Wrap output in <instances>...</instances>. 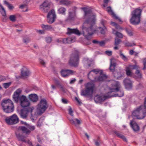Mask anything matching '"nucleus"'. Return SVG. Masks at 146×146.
Returning a JSON list of instances; mask_svg holds the SVG:
<instances>
[{
    "label": "nucleus",
    "instance_id": "obj_1",
    "mask_svg": "<svg viewBox=\"0 0 146 146\" xmlns=\"http://www.w3.org/2000/svg\"><path fill=\"white\" fill-rule=\"evenodd\" d=\"M85 17H89V19L83 23L82 26V32L85 37L88 39L89 36L92 35L96 30L95 25V17L91 10L83 8Z\"/></svg>",
    "mask_w": 146,
    "mask_h": 146
},
{
    "label": "nucleus",
    "instance_id": "obj_2",
    "mask_svg": "<svg viewBox=\"0 0 146 146\" xmlns=\"http://www.w3.org/2000/svg\"><path fill=\"white\" fill-rule=\"evenodd\" d=\"M142 10L138 8L133 11L131 13V17L130 19L131 24L134 25H137L140 22Z\"/></svg>",
    "mask_w": 146,
    "mask_h": 146
},
{
    "label": "nucleus",
    "instance_id": "obj_3",
    "mask_svg": "<svg viewBox=\"0 0 146 146\" xmlns=\"http://www.w3.org/2000/svg\"><path fill=\"white\" fill-rule=\"evenodd\" d=\"M34 108L33 107H28L21 110L20 113L21 117L25 118L29 115L31 119L34 120L35 114V112H34Z\"/></svg>",
    "mask_w": 146,
    "mask_h": 146
},
{
    "label": "nucleus",
    "instance_id": "obj_4",
    "mask_svg": "<svg viewBox=\"0 0 146 146\" xmlns=\"http://www.w3.org/2000/svg\"><path fill=\"white\" fill-rule=\"evenodd\" d=\"M121 86L119 83L117 81H113L111 84V87L109 88L110 91V95L112 92H117V96L119 97H122L124 95L123 92L121 89Z\"/></svg>",
    "mask_w": 146,
    "mask_h": 146
},
{
    "label": "nucleus",
    "instance_id": "obj_5",
    "mask_svg": "<svg viewBox=\"0 0 146 146\" xmlns=\"http://www.w3.org/2000/svg\"><path fill=\"white\" fill-rule=\"evenodd\" d=\"M79 61V54L77 51H76L70 55L68 63L71 66L77 67L78 65Z\"/></svg>",
    "mask_w": 146,
    "mask_h": 146
},
{
    "label": "nucleus",
    "instance_id": "obj_6",
    "mask_svg": "<svg viewBox=\"0 0 146 146\" xmlns=\"http://www.w3.org/2000/svg\"><path fill=\"white\" fill-rule=\"evenodd\" d=\"M48 107L46 100L44 99H41L38 104L37 111L38 114L40 115L46 111Z\"/></svg>",
    "mask_w": 146,
    "mask_h": 146
},
{
    "label": "nucleus",
    "instance_id": "obj_7",
    "mask_svg": "<svg viewBox=\"0 0 146 146\" xmlns=\"http://www.w3.org/2000/svg\"><path fill=\"white\" fill-rule=\"evenodd\" d=\"M94 86L90 83H88L85 86V90H82L81 91V95L82 96H92L94 88Z\"/></svg>",
    "mask_w": 146,
    "mask_h": 146
},
{
    "label": "nucleus",
    "instance_id": "obj_8",
    "mask_svg": "<svg viewBox=\"0 0 146 146\" xmlns=\"http://www.w3.org/2000/svg\"><path fill=\"white\" fill-rule=\"evenodd\" d=\"M139 107L137 108L132 113L133 118L138 119H143L146 116V111H143Z\"/></svg>",
    "mask_w": 146,
    "mask_h": 146
},
{
    "label": "nucleus",
    "instance_id": "obj_9",
    "mask_svg": "<svg viewBox=\"0 0 146 146\" xmlns=\"http://www.w3.org/2000/svg\"><path fill=\"white\" fill-rule=\"evenodd\" d=\"M110 92H108L106 94L102 96L97 95L94 97V100L96 103L102 104L107 99L114 96L113 95H110Z\"/></svg>",
    "mask_w": 146,
    "mask_h": 146
},
{
    "label": "nucleus",
    "instance_id": "obj_10",
    "mask_svg": "<svg viewBox=\"0 0 146 146\" xmlns=\"http://www.w3.org/2000/svg\"><path fill=\"white\" fill-rule=\"evenodd\" d=\"M51 3L47 0H45L40 6V9L44 12H47L50 8Z\"/></svg>",
    "mask_w": 146,
    "mask_h": 146
},
{
    "label": "nucleus",
    "instance_id": "obj_11",
    "mask_svg": "<svg viewBox=\"0 0 146 146\" xmlns=\"http://www.w3.org/2000/svg\"><path fill=\"white\" fill-rule=\"evenodd\" d=\"M18 102H20L21 106L23 108L28 107L30 104V102L27 98L24 95H22V98L18 100Z\"/></svg>",
    "mask_w": 146,
    "mask_h": 146
},
{
    "label": "nucleus",
    "instance_id": "obj_12",
    "mask_svg": "<svg viewBox=\"0 0 146 146\" xmlns=\"http://www.w3.org/2000/svg\"><path fill=\"white\" fill-rule=\"evenodd\" d=\"M75 72L70 70H62L61 71V76L64 78L68 77L70 75H72Z\"/></svg>",
    "mask_w": 146,
    "mask_h": 146
},
{
    "label": "nucleus",
    "instance_id": "obj_13",
    "mask_svg": "<svg viewBox=\"0 0 146 146\" xmlns=\"http://www.w3.org/2000/svg\"><path fill=\"white\" fill-rule=\"evenodd\" d=\"M70 122L72 125L77 127H79V125L81 124V120L77 118L71 119H69Z\"/></svg>",
    "mask_w": 146,
    "mask_h": 146
},
{
    "label": "nucleus",
    "instance_id": "obj_14",
    "mask_svg": "<svg viewBox=\"0 0 146 146\" xmlns=\"http://www.w3.org/2000/svg\"><path fill=\"white\" fill-rule=\"evenodd\" d=\"M21 76L23 78H27L30 75L29 70L26 67H23L21 70ZM21 76H19V78H20Z\"/></svg>",
    "mask_w": 146,
    "mask_h": 146
},
{
    "label": "nucleus",
    "instance_id": "obj_15",
    "mask_svg": "<svg viewBox=\"0 0 146 146\" xmlns=\"http://www.w3.org/2000/svg\"><path fill=\"white\" fill-rule=\"evenodd\" d=\"M21 92V89H19L14 93L13 95V98L16 102H18V100L22 98V96H20Z\"/></svg>",
    "mask_w": 146,
    "mask_h": 146
},
{
    "label": "nucleus",
    "instance_id": "obj_16",
    "mask_svg": "<svg viewBox=\"0 0 146 146\" xmlns=\"http://www.w3.org/2000/svg\"><path fill=\"white\" fill-rule=\"evenodd\" d=\"M66 34L70 35L74 34L77 35H80V33L77 29H71L69 28H67V32Z\"/></svg>",
    "mask_w": 146,
    "mask_h": 146
},
{
    "label": "nucleus",
    "instance_id": "obj_17",
    "mask_svg": "<svg viewBox=\"0 0 146 146\" xmlns=\"http://www.w3.org/2000/svg\"><path fill=\"white\" fill-rule=\"evenodd\" d=\"M19 121V119L17 116L14 114L10 117V124H15Z\"/></svg>",
    "mask_w": 146,
    "mask_h": 146
},
{
    "label": "nucleus",
    "instance_id": "obj_18",
    "mask_svg": "<svg viewBox=\"0 0 146 146\" xmlns=\"http://www.w3.org/2000/svg\"><path fill=\"white\" fill-rule=\"evenodd\" d=\"M100 74L98 77H96L94 78V81L95 82L103 81L105 80L107 78V76L105 75L101 74L102 73H100Z\"/></svg>",
    "mask_w": 146,
    "mask_h": 146
},
{
    "label": "nucleus",
    "instance_id": "obj_19",
    "mask_svg": "<svg viewBox=\"0 0 146 146\" xmlns=\"http://www.w3.org/2000/svg\"><path fill=\"white\" fill-rule=\"evenodd\" d=\"M130 124L134 131L137 132L139 130V127L138 124L135 122H134L133 120L131 121Z\"/></svg>",
    "mask_w": 146,
    "mask_h": 146
},
{
    "label": "nucleus",
    "instance_id": "obj_20",
    "mask_svg": "<svg viewBox=\"0 0 146 146\" xmlns=\"http://www.w3.org/2000/svg\"><path fill=\"white\" fill-rule=\"evenodd\" d=\"M106 11L111 15L113 16L114 18L116 19H118L119 22L121 21V19L117 17L113 12L112 10L111 7H108L106 8Z\"/></svg>",
    "mask_w": 146,
    "mask_h": 146
},
{
    "label": "nucleus",
    "instance_id": "obj_21",
    "mask_svg": "<svg viewBox=\"0 0 146 146\" xmlns=\"http://www.w3.org/2000/svg\"><path fill=\"white\" fill-rule=\"evenodd\" d=\"M125 87L127 88H131L132 87V82L129 79H125L123 81Z\"/></svg>",
    "mask_w": 146,
    "mask_h": 146
},
{
    "label": "nucleus",
    "instance_id": "obj_22",
    "mask_svg": "<svg viewBox=\"0 0 146 146\" xmlns=\"http://www.w3.org/2000/svg\"><path fill=\"white\" fill-rule=\"evenodd\" d=\"M75 41V38L68 37L67 38L64 39L62 41L63 43L65 44H70L74 42Z\"/></svg>",
    "mask_w": 146,
    "mask_h": 146
},
{
    "label": "nucleus",
    "instance_id": "obj_23",
    "mask_svg": "<svg viewBox=\"0 0 146 146\" xmlns=\"http://www.w3.org/2000/svg\"><path fill=\"white\" fill-rule=\"evenodd\" d=\"M29 98L31 101L36 102L38 100V97L36 94H31L29 95Z\"/></svg>",
    "mask_w": 146,
    "mask_h": 146
},
{
    "label": "nucleus",
    "instance_id": "obj_24",
    "mask_svg": "<svg viewBox=\"0 0 146 146\" xmlns=\"http://www.w3.org/2000/svg\"><path fill=\"white\" fill-rule=\"evenodd\" d=\"M42 27L46 30H49L51 31H54V28L51 25H47L42 24L41 25Z\"/></svg>",
    "mask_w": 146,
    "mask_h": 146
},
{
    "label": "nucleus",
    "instance_id": "obj_25",
    "mask_svg": "<svg viewBox=\"0 0 146 146\" xmlns=\"http://www.w3.org/2000/svg\"><path fill=\"white\" fill-rule=\"evenodd\" d=\"M113 132L118 137L123 139L124 141L125 142L127 141L126 138L124 135L121 134L119 132L117 131H113Z\"/></svg>",
    "mask_w": 146,
    "mask_h": 146
},
{
    "label": "nucleus",
    "instance_id": "obj_26",
    "mask_svg": "<svg viewBox=\"0 0 146 146\" xmlns=\"http://www.w3.org/2000/svg\"><path fill=\"white\" fill-rule=\"evenodd\" d=\"M19 129L21 130L23 132V133L27 135H29L31 133L30 130L24 126H20L19 127Z\"/></svg>",
    "mask_w": 146,
    "mask_h": 146
},
{
    "label": "nucleus",
    "instance_id": "obj_27",
    "mask_svg": "<svg viewBox=\"0 0 146 146\" xmlns=\"http://www.w3.org/2000/svg\"><path fill=\"white\" fill-rule=\"evenodd\" d=\"M76 17L75 13V12H72L71 11H69L68 12V17L67 20H73Z\"/></svg>",
    "mask_w": 146,
    "mask_h": 146
},
{
    "label": "nucleus",
    "instance_id": "obj_28",
    "mask_svg": "<svg viewBox=\"0 0 146 146\" xmlns=\"http://www.w3.org/2000/svg\"><path fill=\"white\" fill-rule=\"evenodd\" d=\"M59 1L60 5H68L70 4V1L68 0H56Z\"/></svg>",
    "mask_w": 146,
    "mask_h": 146
},
{
    "label": "nucleus",
    "instance_id": "obj_29",
    "mask_svg": "<svg viewBox=\"0 0 146 146\" xmlns=\"http://www.w3.org/2000/svg\"><path fill=\"white\" fill-rule=\"evenodd\" d=\"M17 137L19 141H21L23 142L27 143V140L25 139V137L20 133L16 134Z\"/></svg>",
    "mask_w": 146,
    "mask_h": 146
},
{
    "label": "nucleus",
    "instance_id": "obj_30",
    "mask_svg": "<svg viewBox=\"0 0 146 146\" xmlns=\"http://www.w3.org/2000/svg\"><path fill=\"white\" fill-rule=\"evenodd\" d=\"M136 76L135 78L136 79H141L142 78V74L140 71L138 70H137L135 72Z\"/></svg>",
    "mask_w": 146,
    "mask_h": 146
},
{
    "label": "nucleus",
    "instance_id": "obj_31",
    "mask_svg": "<svg viewBox=\"0 0 146 146\" xmlns=\"http://www.w3.org/2000/svg\"><path fill=\"white\" fill-rule=\"evenodd\" d=\"M1 105L4 111L6 113H9V105L5 104H3V103H2Z\"/></svg>",
    "mask_w": 146,
    "mask_h": 146
},
{
    "label": "nucleus",
    "instance_id": "obj_32",
    "mask_svg": "<svg viewBox=\"0 0 146 146\" xmlns=\"http://www.w3.org/2000/svg\"><path fill=\"white\" fill-rule=\"evenodd\" d=\"M116 64L114 62H110V70L111 72H114L115 70V68L116 66Z\"/></svg>",
    "mask_w": 146,
    "mask_h": 146
},
{
    "label": "nucleus",
    "instance_id": "obj_33",
    "mask_svg": "<svg viewBox=\"0 0 146 146\" xmlns=\"http://www.w3.org/2000/svg\"><path fill=\"white\" fill-rule=\"evenodd\" d=\"M66 9L63 7H61L58 9V13L63 15L65 14Z\"/></svg>",
    "mask_w": 146,
    "mask_h": 146
},
{
    "label": "nucleus",
    "instance_id": "obj_34",
    "mask_svg": "<svg viewBox=\"0 0 146 146\" xmlns=\"http://www.w3.org/2000/svg\"><path fill=\"white\" fill-rule=\"evenodd\" d=\"M113 33L117 37L120 38H122L123 37V35L122 33L120 32H117L114 29H113Z\"/></svg>",
    "mask_w": 146,
    "mask_h": 146
},
{
    "label": "nucleus",
    "instance_id": "obj_35",
    "mask_svg": "<svg viewBox=\"0 0 146 146\" xmlns=\"http://www.w3.org/2000/svg\"><path fill=\"white\" fill-rule=\"evenodd\" d=\"M113 75L116 78L118 79H120L122 77V75L119 72L115 71L113 72Z\"/></svg>",
    "mask_w": 146,
    "mask_h": 146
},
{
    "label": "nucleus",
    "instance_id": "obj_36",
    "mask_svg": "<svg viewBox=\"0 0 146 146\" xmlns=\"http://www.w3.org/2000/svg\"><path fill=\"white\" fill-rule=\"evenodd\" d=\"M47 16L51 17L56 18V15L54 10L53 9L51 10L48 13Z\"/></svg>",
    "mask_w": 146,
    "mask_h": 146
},
{
    "label": "nucleus",
    "instance_id": "obj_37",
    "mask_svg": "<svg viewBox=\"0 0 146 146\" xmlns=\"http://www.w3.org/2000/svg\"><path fill=\"white\" fill-rule=\"evenodd\" d=\"M25 0L26 1V3L21 5L19 7L21 9H23L24 8L26 9V10L25 11H28V10L27 9V4L28 2L27 0Z\"/></svg>",
    "mask_w": 146,
    "mask_h": 146
},
{
    "label": "nucleus",
    "instance_id": "obj_38",
    "mask_svg": "<svg viewBox=\"0 0 146 146\" xmlns=\"http://www.w3.org/2000/svg\"><path fill=\"white\" fill-rule=\"evenodd\" d=\"M0 7H1V8H0V12L1 14L2 15L3 17H5V16H6V12L5 9L3 6L0 4Z\"/></svg>",
    "mask_w": 146,
    "mask_h": 146
},
{
    "label": "nucleus",
    "instance_id": "obj_39",
    "mask_svg": "<svg viewBox=\"0 0 146 146\" xmlns=\"http://www.w3.org/2000/svg\"><path fill=\"white\" fill-rule=\"evenodd\" d=\"M139 107L141 108L142 111H146V97L144 100V105H141Z\"/></svg>",
    "mask_w": 146,
    "mask_h": 146
},
{
    "label": "nucleus",
    "instance_id": "obj_40",
    "mask_svg": "<svg viewBox=\"0 0 146 146\" xmlns=\"http://www.w3.org/2000/svg\"><path fill=\"white\" fill-rule=\"evenodd\" d=\"M47 22L50 24L53 23L55 21L56 18L51 17H48L47 16Z\"/></svg>",
    "mask_w": 146,
    "mask_h": 146
},
{
    "label": "nucleus",
    "instance_id": "obj_41",
    "mask_svg": "<svg viewBox=\"0 0 146 146\" xmlns=\"http://www.w3.org/2000/svg\"><path fill=\"white\" fill-rule=\"evenodd\" d=\"M23 42L26 44H27L30 41V38L27 36H24L23 39Z\"/></svg>",
    "mask_w": 146,
    "mask_h": 146
},
{
    "label": "nucleus",
    "instance_id": "obj_42",
    "mask_svg": "<svg viewBox=\"0 0 146 146\" xmlns=\"http://www.w3.org/2000/svg\"><path fill=\"white\" fill-rule=\"evenodd\" d=\"M98 28L100 30L101 33L102 34H104L107 31V29L105 26H104L103 28L99 27Z\"/></svg>",
    "mask_w": 146,
    "mask_h": 146
},
{
    "label": "nucleus",
    "instance_id": "obj_43",
    "mask_svg": "<svg viewBox=\"0 0 146 146\" xmlns=\"http://www.w3.org/2000/svg\"><path fill=\"white\" fill-rule=\"evenodd\" d=\"M111 24L113 26H115L116 29L120 30L122 29V28L118 24L115 22H111Z\"/></svg>",
    "mask_w": 146,
    "mask_h": 146
},
{
    "label": "nucleus",
    "instance_id": "obj_44",
    "mask_svg": "<svg viewBox=\"0 0 146 146\" xmlns=\"http://www.w3.org/2000/svg\"><path fill=\"white\" fill-rule=\"evenodd\" d=\"M121 42V40L117 38H115V39L114 45L115 46L118 45Z\"/></svg>",
    "mask_w": 146,
    "mask_h": 146
},
{
    "label": "nucleus",
    "instance_id": "obj_45",
    "mask_svg": "<svg viewBox=\"0 0 146 146\" xmlns=\"http://www.w3.org/2000/svg\"><path fill=\"white\" fill-rule=\"evenodd\" d=\"M100 70L98 69H94L90 72L88 74V77L89 78V75H90L92 72H93L95 74H97L99 73Z\"/></svg>",
    "mask_w": 146,
    "mask_h": 146
},
{
    "label": "nucleus",
    "instance_id": "obj_46",
    "mask_svg": "<svg viewBox=\"0 0 146 146\" xmlns=\"http://www.w3.org/2000/svg\"><path fill=\"white\" fill-rule=\"evenodd\" d=\"M120 56L121 58L125 61H127V58L123 53H122L121 51H119Z\"/></svg>",
    "mask_w": 146,
    "mask_h": 146
},
{
    "label": "nucleus",
    "instance_id": "obj_47",
    "mask_svg": "<svg viewBox=\"0 0 146 146\" xmlns=\"http://www.w3.org/2000/svg\"><path fill=\"white\" fill-rule=\"evenodd\" d=\"M126 74L127 76H131L132 75V73L130 70L129 67L126 68Z\"/></svg>",
    "mask_w": 146,
    "mask_h": 146
},
{
    "label": "nucleus",
    "instance_id": "obj_48",
    "mask_svg": "<svg viewBox=\"0 0 146 146\" xmlns=\"http://www.w3.org/2000/svg\"><path fill=\"white\" fill-rule=\"evenodd\" d=\"M11 106V108H10V112H13L14 110V106L13 102L10 100V107Z\"/></svg>",
    "mask_w": 146,
    "mask_h": 146
},
{
    "label": "nucleus",
    "instance_id": "obj_49",
    "mask_svg": "<svg viewBox=\"0 0 146 146\" xmlns=\"http://www.w3.org/2000/svg\"><path fill=\"white\" fill-rule=\"evenodd\" d=\"M125 45L126 46L131 47L135 45V44L134 42L130 43L129 42H127L125 43Z\"/></svg>",
    "mask_w": 146,
    "mask_h": 146
},
{
    "label": "nucleus",
    "instance_id": "obj_50",
    "mask_svg": "<svg viewBox=\"0 0 146 146\" xmlns=\"http://www.w3.org/2000/svg\"><path fill=\"white\" fill-rule=\"evenodd\" d=\"M10 20L13 22H15L16 20V17L15 15L10 16Z\"/></svg>",
    "mask_w": 146,
    "mask_h": 146
},
{
    "label": "nucleus",
    "instance_id": "obj_51",
    "mask_svg": "<svg viewBox=\"0 0 146 146\" xmlns=\"http://www.w3.org/2000/svg\"><path fill=\"white\" fill-rule=\"evenodd\" d=\"M143 70H144L146 68V58H144L143 59Z\"/></svg>",
    "mask_w": 146,
    "mask_h": 146
},
{
    "label": "nucleus",
    "instance_id": "obj_52",
    "mask_svg": "<svg viewBox=\"0 0 146 146\" xmlns=\"http://www.w3.org/2000/svg\"><path fill=\"white\" fill-rule=\"evenodd\" d=\"M43 122V119L40 118L39 119L38 121L37 122V126L38 127L40 126Z\"/></svg>",
    "mask_w": 146,
    "mask_h": 146
},
{
    "label": "nucleus",
    "instance_id": "obj_53",
    "mask_svg": "<svg viewBox=\"0 0 146 146\" xmlns=\"http://www.w3.org/2000/svg\"><path fill=\"white\" fill-rule=\"evenodd\" d=\"M126 31L129 36H131L133 35V33L131 30L128 29H126Z\"/></svg>",
    "mask_w": 146,
    "mask_h": 146
},
{
    "label": "nucleus",
    "instance_id": "obj_54",
    "mask_svg": "<svg viewBox=\"0 0 146 146\" xmlns=\"http://www.w3.org/2000/svg\"><path fill=\"white\" fill-rule=\"evenodd\" d=\"M105 53L107 55L110 56L112 55V51L109 50H106L105 52Z\"/></svg>",
    "mask_w": 146,
    "mask_h": 146
},
{
    "label": "nucleus",
    "instance_id": "obj_55",
    "mask_svg": "<svg viewBox=\"0 0 146 146\" xmlns=\"http://www.w3.org/2000/svg\"><path fill=\"white\" fill-rule=\"evenodd\" d=\"M2 103L3 104H6L9 105V99L7 100H3L2 101Z\"/></svg>",
    "mask_w": 146,
    "mask_h": 146
},
{
    "label": "nucleus",
    "instance_id": "obj_56",
    "mask_svg": "<svg viewBox=\"0 0 146 146\" xmlns=\"http://www.w3.org/2000/svg\"><path fill=\"white\" fill-rule=\"evenodd\" d=\"M130 68L132 69H136L137 70L138 66L136 65H131L129 66Z\"/></svg>",
    "mask_w": 146,
    "mask_h": 146
},
{
    "label": "nucleus",
    "instance_id": "obj_57",
    "mask_svg": "<svg viewBox=\"0 0 146 146\" xmlns=\"http://www.w3.org/2000/svg\"><path fill=\"white\" fill-rule=\"evenodd\" d=\"M68 111L69 114L71 116H73L74 115L73 114V111H72V108L70 107V108L69 109Z\"/></svg>",
    "mask_w": 146,
    "mask_h": 146
},
{
    "label": "nucleus",
    "instance_id": "obj_58",
    "mask_svg": "<svg viewBox=\"0 0 146 146\" xmlns=\"http://www.w3.org/2000/svg\"><path fill=\"white\" fill-rule=\"evenodd\" d=\"M109 0H104V4H103V6L104 7H105L107 6Z\"/></svg>",
    "mask_w": 146,
    "mask_h": 146
},
{
    "label": "nucleus",
    "instance_id": "obj_59",
    "mask_svg": "<svg viewBox=\"0 0 146 146\" xmlns=\"http://www.w3.org/2000/svg\"><path fill=\"white\" fill-rule=\"evenodd\" d=\"M3 85L5 88L6 89L9 86V82L3 83Z\"/></svg>",
    "mask_w": 146,
    "mask_h": 146
},
{
    "label": "nucleus",
    "instance_id": "obj_60",
    "mask_svg": "<svg viewBox=\"0 0 146 146\" xmlns=\"http://www.w3.org/2000/svg\"><path fill=\"white\" fill-rule=\"evenodd\" d=\"M28 128L30 129L31 131H33L35 129V127L34 126H31L29 125L28 126Z\"/></svg>",
    "mask_w": 146,
    "mask_h": 146
},
{
    "label": "nucleus",
    "instance_id": "obj_61",
    "mask_svg": "<svg viewBox=\"0 0 146 146\" xmlns=\"http://www.w3.org/2000/svg\"><path fill=\"white\" fill-rule=\"evenodd\" d=\"M39 61L40 64L43 65L44 66H45V62H44V60L42 59H40L39 60Z\"/></svg>",
    "mask_w": 146,
    "mask_h": 146
},
{
    "label": "nucleus",
    "instance_id": "obj_62",
    "mask_svg": "<svg viewBox=\"0 0 146 146\" xmlns=\"http://www.w3.org/2000/svg\"><path fill=\"white\" fill-rule=\"evenodd\" d=\"M52 40L51 38L50 37H47L46 38V42L48 43H50Z\"/></svg>",
    "mask_w": 146,
    "mask_h": 146
},
{
    "label": "nucleus",
    "instance_id": "obj_63",
    "mask_svg": "<svg viewBox=\"0 0 146 146\" xmlns=\"http://www.w3.org/2000/svg\"><path fill=\"white\" fill-rule=\"evenodd\" d=\"M105 44V42L104 41H99L98 44L100 46H104Z\"/></svg>",
    "mask_w": 146,
    "mask_h": 146
},
{
    "label": "nucleus",
    "instance_id": "obj_64",
    "mask_svg": "<svg viewBox=\"0 0 146 146\" xmlns=\"http://www.w3.org/2000/svg\"><path fill=\"white\" fill-rule=\"evenodd\" d=\"M6 80V78L0 75V82L4 81Z\"/></svg>",
    "mask_w": 146,
    "mask_h": 146
}]
</instances>
